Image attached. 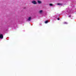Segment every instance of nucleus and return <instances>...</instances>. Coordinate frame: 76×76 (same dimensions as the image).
Segmentation results:
<instances>
[{
    "mask_svg": "<svg viewBox=\"0 0 76 76\" xmlns=\"http://www.w3.org/2000/svg\"><path fill=\"white\" fill-rule=\"evenodd\" d=\"M31 3L33 4H37V1L34 0L32 1Z\"/></svg>",
    "mask_w": 76,
    "mask_h": 76,
    "instance_id": "obj_1",
    "label": "nucleus"
},
{
    "mask_svg": "<svg viewBox=\"0 0 76 76\" xmlns=\"http://www.w3.org/2000/svg\"><path fill=\"white\" fill-rule=\"evenodd\" d=\"M3 34H0V38L1 39H3Z\"/></svg>",
    "mask_w": 76,
    "mask_h": 76,
    "instance_id": "obj_2",
    "label": "nucleus"
},
{
    "mask_svg": "<svg viewBox=\"0 0 76 76\" xmlns=\"http://www.w3.org/2000/svg\"><path fill=\"white\" fill-rule=\"evenodd\" d=\"M37 2L38 3H39V4H42V1H39V0L37 1Z\"/></svg>",
    "mask_w": 76,
    "mask_h": 76,
    "instance_id": "obj_3",
    "label": "nucleus"
},
{
    "mask_svg": "<svg viewBox=\"0 0 76 76\" xmlns=\"http://www.w3.org/2000/svg\"><path fill=\"white\" fill-rule=\"evenodd\" d=\"M43 11L42 10H40L39 11V13L40 14H42V13Z\"/></svg>",
    "mask_w": 76,
    "mask_h": 76,
    "instance_id": "obj_4",
    "label": "nucleus"
},
{
    "mask_svg": "<svg viewBox=\"0 0 76 76\" xmlns=\"http://www.w3.org/2000/svg\"><path fill=\"white\" fill-rule=\"evenodd\" d=\"M31 17H29L28 19V20L29 21H30L31 20Z\"/></svg>",
    "mask_w": 76,
    "mask_h": 76,
    "instance_id": "obj_5",
    "label": "nucleus"
},
{
    "mask_svg": "<svg viewBox=\"0 0 76 76\" xmlns=\"http://www.w3.org/2000/svg\"><path fill=\"white\" fill-rule=\"evenodd\" d=\"M63 4H62L61 3H58L57 4V5H58V6H62Z\"/></svg>",
    "mask_w": 76,
    "mask_h": 76,
    "instance_id": "obj_6",
    "label": "nucleus"
},
{
    "mask_svg": "<svg viewBox=\"0 0 76 76\" xmlns=\"http://www.w3.org/2000/svg\"><path fill=\"white\" fill-rule=\"evenodd\" d=\"M50 6H53V4H49Z\"/></svg>",
    "mask_w": 76,
    "mask_h": 76,
    "instance_id": "obj_7",
    "label": "nucleus"
},
{
    "mask_svg": "<svg viewBox=\"0 0 76 76\" xmlns=\"http://www.w3.org/2000/svg\"><path fill=\"white\" fill-rule=\"evenodd\" d=\"M48 21H46L45 22V23H48Z\"/></svg>",
    "mask_w": 76,
    "mask_h": 76,
    "instance_id": "obj_8",
    "label": "nucleus"
},
{
    "mask_svg": "<svg viewBox=\"0 0 76 76\" xmlns=\"http://www.w3.org/2000/svg\"><path fill=\"white\" fill-rule=\"evenodd\" d=\"M64 23V24H67V23L66 22H65Z\"/></svg>",
    "mask_w": 76,
    "mask_h": 76,
    "instance_id": "obj_9",
    "label": "nucleus"
},
{
    "mask_svg": "<svg viewBox=\"0 0 76 76\" xmlns=\"http://www.w3.org/2000/svg\"><path fill=\"white\" fill-rule=\"evenodd\" d=\"M57 19H58V20H60V18H58Z\"/></svg>",
    "mask_w": 76,
    "mask_h": 76,
    "instance_id": "obj_10",
    "label": "nucleus"
},
{
    "mask_svg": "<svg viewBox=\"0 0 76 76\" xmlns=\"http://www.w3.org/2000/svg\"><path fill=\"white\" fill-rule=\"evenodd\" d=\"M69 18H70L71 17V15H70L69 16Z\"/></svg>",
    "mask_w": 76,
    "mask_h": 76,
    "instance_id": "obj_11",
    "label": "nucleus"
}]
</instances>
